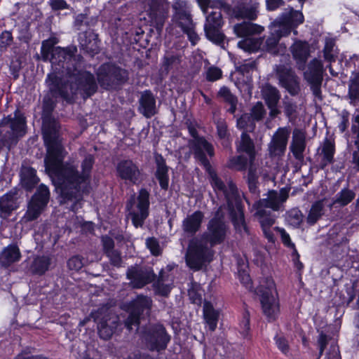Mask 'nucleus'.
Returning <instances> with one entry per match:
<instances>
[{"label": "nucleus", "mask_w": 359, "mask_h": 359, "mask_svg": "<svg viewBox=\"0 0 359 359\" xmlns=\"http://www.w3.org/2000/svg\"><path fill=\"white\" fill-rule=\"evenodd\" d=\"M262 93L266 103L270 109V116L272 117L276 116L280 113L277 107L280 98L278 90L276 88L267 85L264 87Z\"/></svg>", "instance_id": "obj_25"}, {"label": "nucleus", "mask_w": 359, "mask_h": 359, "mask_svg": "<svg viewBox=\"0 0 359 359\" xmlns=\"http://www.w3.org/2000/svg\"><path fill=\"white\" fill-rule=\"evenodd\" d=\"M304 21V16L302 13L299 11H292L290 13L288 19L286 22H278L280 25H287L290 27V30L292 27L297 26L298 25L302 23Z\"/></svg>", "instance_id": "obj_50"}, {"label": "nucleus", "mask_w": 359, "mask_h": 359, "mask_svg": "<svg viewBox=\"0 0 359 359\" xmlns=\"http://www.w3.org/2000/svg\"><path fill=\"white\" fill-rule=\"evenodd\" d=\"M264 31V27L249 22H243L234 25L233 32L238 37L249 38Z\"/></svg>", "instance_id": "obj_31"}, {"label": "nucleus", "mask_w": 359, "mask_h": 359, "mask_svg": "<svg viewBox=\"0 0 359 359\" xmlns=\"http://www.w3.org/2000/svg\"><path fill=\"white\" fill-rule=\"evenodd\" d=\"M323 65L320 60L313 59L309 64L308 69L304 72L305 79L310 83L313 95L321 98L320 86L323 81Z\"/></svg>", "instance_id": "obj_14"}, {"label": "nucleus", "mask_w": 359, "mask_h": 359, "mask_svg": "<svg viewBox=\"0 0 359 359\" xmlns=\"http://www.w3.org/2000/svg\"><path fill=\"white\" fill-rule=\"evenodd\" d=\"M290 148L296 159L302 160L304 158L303 153L306 148V135L304 132L297 128L293 130L292 140Z\"/></svg>", "instance_id": "obj_26"}, {"label": "nucleus", "mask_w": 359, "mask_h": 359, "mask_svg": "<svg viewBox=\"0 0 359 359\" xmlns=\"http://www.w3.org/2000/svg\"><path fill=\"white\" fill-rule=\"evenodd\" d=\"M49 195L48 187L43 184L40 185L28 203L27 210L22 220L27 222L36 219L46 206Z\"/></svg>", "instance_id": "obj_11"}, {"label": "nucleus", "mask_w": 359, "mask_h": 359, "mask_svg": "<svg viewBox=\"0 0 359 359\" xmlns=\"http://www.w3.org/2000/svg\"><path fill=\"white\" fill-rule=\"evenodd\" d=\"M49 4L53 10H63L68 8L65 0H50Z\"/></svg>", "instance_id": "obj_63"}, {"label": "nucleus", "mask_w": 359, "mask_h": 359, "mask_svg": "<svg viewBox=\"0 0 359 359\" xmlns=\"http://www.w3.org/2000/svg\"><path fill=\"white\" fill-rule=\"evenodd\" d=\"M324 205L323 201L314 203L309 211L307 217V222L311 224L316 223L319 218L323 215Z\"/></svg>", "instance_id": "obj_43"}, {"label": "nucleus", "mask_w": 359, "mask_h": 359, "mask_svg": "<svg viewBox=\"0 0 359 359\" xmlns=\"http://www.w3.org/2000/svg\"><path fill=\"white\" fill-rule=\"evenodd\" d=\"M56 43L55 39H49L43 41L41 48L42 60L51 63L52 72L46 83L53 96L68 100L79 91L90 96L96 91V81L92 74L81 69L80 57L75 55L76 48L55 47Z\"/></svg>", "instance_id": "obj_2"}, {"label": "nucleus", "mask_w": 359, "mask_h": 359, "mask_svg": "<svg viewBox=\"0 0 359 359\" xmlns=\"http://www.w3.org/2000/svg\"><path fill=\"white\" fill-rule=\"evenodd\" d=\"M172 8L174 11L172 21L187 34L191 43L195 45L198 36L194 29L191 4L187 0H174Z\"/></svg>", "instance_id": "obj_7"}, {"label": "nucleus", "mask_w": 359, "mask_h": 359, "mask_svg": "<svg viewBox=\"0 0 359 359\" xmlns=\"http://www.w3.org/2000/svg\"><path fill=\"white\" fill-rule=\"evenodd\" d=\"M140 111L147 118L156 113V100L150 91H144L140 99Z\"/></svg>", "instance_id": "obj_32"}, {"label": "nucleus", "mask_w": 359, "mask_h": 359, "mask_svg": "<svg viewBox=\"0 0 359 359\" xmlns=\"http://www.w3.org/2000/svg\"><path fill=\"white\" fill-rule=\"evenodd\" d=\"M222 25V17L219 9H216L208 13L204 25L208 39L214 42L221 41L222 40V34L220 32Z\"/></svg>", "instance_id": "obj_15"}, {"label": "nucleus", "mask_w": 359, "mask_h": 359, "mask_svg": "<svg viewBox=\"0 0 359 359\" xmlns=\"http://www.w3.org/2000/svg\"><path fill=\"white\" fill-rule=\"evenodd\" d=\"M13 41L12 34L8 31H5L0 35V47L4 48L10 45Z\"/></svg>", "instance_id": "obj_61"}, {"label": "nucleus", "mask_w": 359, "mask_h": 359, "mask_svg": "<svg viewBox=\"0 0 359 359\" xmlns=\"http://www.w3.org/2000/svg\"><path fill=\"white\" fill-rule=\"evenodd\" d=\"M20 258L21 252L19 248L15 244L8 245L0 253V265L8 267L19 262Z\"/></svg>", "instance_id": "obj_28"}, {"label": "nucleus", "mask_w": 359, "mask_h": 359, "mask_svg": "<svg viewBox=\"0 0 359 359\" xmlns=\"http://www.w3.org/2000/svg\"><path fill=\"white\" fill-rule=\"evenodd\" d=\"M113 265L118 266L121 264V259L120 254L116 250H111L107 252Z\"/></svg>", "instance_id": "obj_62"}, {"label": "nucleus", "mask_w": 359, "mask_h": 359, "mask_svg": "<svg viewBox=\"0 0 359 359\" xmlns=\"http://www.w3.org/2000/svg\"><path fill=\"white\" fill-rule=\"evenodd\" d=\"M20 175L22 184L27 189H32L38 182L36 170L32 168L23 167Z\"/></svg>", "instance_id": "obj_40"}, {"label": "nucleus", "mask_w": 359, "mask_h": 359, "mask_svg": "<svg viewBox=\"0 0 359 359\" xmlns=\"http://www.w3.org/2000/svg\"><path fill=\"white\" fill-rule=\"evenodd\" d=\"M50 265V259L46 256H37L34 259L30 269L32 273L42 275L48 269Z\"/></svg>", "instance_id": "obj_41"}, {"label": "nucleus", "mask_w": 359, "mask_h": 359, "mask_svg": "<svg viewBox=\"0 0 359 359\" xmlns=\"http://www.w3.org/2000/svg\"><path fill=\"white\" fill-rule=\"evenodd\" d=\"M59 126L55 121H44L43 123V136L47 148L45 158L46 168L55 181L60 189L61 202H72L71 210L76 211L81 208V199L83 193L87 191L94 158L92 154H80L83 156L81 162V172L77 170L74 160L69 159L62 163L65 153L61 144L59 135Z\"/></svg>", "instance_id": "obj_1"}, {"label": "nucleus", "mask_w": 359, "mask_h": 359, "mask_svg": "<svg viewBox=\"0 0 359 359\" xmlns=\"http://www.w3.org/2000/svg\"><path fill=\"white\" fill-rule=\"evenodd\" d=\"M238 152H244L248 158L257 155L253 141L246 133H243L241 140L237 145Z\"/></svg>", "instance_id": "obj_38"}, {"label": "nucleus", "mask_w": 359, "mask_h": 359, "mask_svg": "<svg viewBox=\"0 0 359 359\" xmlns=\"http://www.w3.org/2000/svg\"><path fill=\"white\" fill-rule=\"evenodd\" d=\"M149 193L144 189L139 191L137 198H132L127 204L128 215L133 225L141 227L149 215Z\"/></svg>", "instance_id": "obj_9"}, {"label": "nucleus", "mask_w": 359, "mask_h": 359, "mask_svg": "<svg viewBox=\"0 0 359 359\" xmlns=\"http://www.w3.org/2000/svg\"><path fill=\"white\" fill-rule=\"evenodd\" d=\"M248 159L243 156L231 157L227 163L228 168L236 170L242 171L246 169Z\"/></svg>", "instance_id": "obj_46"}, {"label": "nucleus", "mask_w": 359, "mask_h": 359, "mask_svg": "<svg viewBox=\"0 0 359 359\" xmlns=\"http://www.w3.org/2000/svg\"><path fill=\"white\" fill-rule=\"evenodd\" d=\"M170 269H162L156 281L154 283L155 292L161 296H168L173 287V276Z\"/></svg>", "instance_id": "obj_22"}, {"label": "nucleus", "mask_w": 359, "mask_h": 359, "mask_svg": "<svg viewBox=\"0 0 359 359\" xmlns=\"http://www.w3.org/2000/svg\"><path fill=\"white\" fill-rule=\"evenodd\" d=\"M262 165V161L258 154L248 158L247 181L252 192H255L256 190L259 176H263L264 178L268 177L267 171L263 168Z\"/></svg>", "instance_id": "obj_18"}, {"label": "nucleus", "mask_w": 359, "mask_h": 359, "mask_svg": "<svg viewBox=\"0 0 359 359\" xmlns=\"http://www.w3.org/2000/svg\"><path fill=\"white\" fill-rule=\"evenodd\" d=\"M224 213L221 206L210 220L207 231L199 236L193 237L189 242L185 254L187 265L194 271L201 269L212 261L215 245L222 243L226 236L228 228L223 222Z\"/></svg>", "instance_id": "obj_4"}, {"label": "nucleus", "mask_w": 359, "mask_h": 359, "mask_svg": "<svg viewBox=\"0 0 359 359\" xmlns=\"http://www.w3.org/2000/svg\"><path fill=\"white\" fill-rule=\"evenodd\" d=\"M334 41L332 39H327L323 49L324 57L327 61L332 62L335 60Z\"/></svg>", "instance_id": "obj_51"}, {"label": "nucleus", "mask_w": 359, "mask_h": 359, "mask_svg": "<svg viewBox=\"0 0 359 359\" xmlns=\"http://www.w3.org/2000/svg\"><path fill=\"white\" fill-rule=\"evenodd\" d=\"M203 315L209 329L214 331L217 327L219 312L214 309L211 303L205 302L203 305Z\"/></svg>", "instance_id": "obj_37"}, {"label": "nucleus", "mask_w": 359, "mask_h": 359, "mask_svg": "<svg viewBox=\"0 0 359 359\" xmlns=\"http://www.w3.org/2000/svg\"><path fill=\"white\" fill-rule=\"evenodd\" d=\"M262 43V39L257 37L245 38L238 43V47L245 52L254 53L257 51Z\"/></svg>", "instance_id": "obj_39"}, {"label": "nucleus", "mask_w": 359, "mask_h": 359, "mask_svg": "<svg viewBox=\"0 0 359 359\" xmlns=\"http://www.w3.org/2000/svg\"><path fill=\"white\" fill-rule=\"evenodd\" d=\"M79 43L82 48L93 55L99 51V41L97 35L93 32H84L79 35Z\"/></svg>", "instance_id": "obj_33"}, {"label": "nucleus", "mask_w": 359, "mask_h": 359, "mask_svg": "<svg viewBox=\"0 0 359 359\" xmlns=\"http://www.w3.org/2000/svg\"><path fill=\"white\" fill-rule=\"evenodd\" d=\"M127 73L125 70L109 64L102 65L97 72V80L101 86L109 89L119 82L125 81Z\"/></svg>", "instance_id": "obj_12"}, {"label": "nucleus", "mask_w": 359, "mask_h": 359, "mask_svg": "<svg viewBox=\"0 0 359 359\" xmlns=\"http://www.w3.org/2000/svg\"><path fill=\"white\" fill-rule=\"evenodd\" d=\"M355 198V193L348 189L341 190L337 195L334 203L339 204L341 206L348 205Z\"/></svg>", "instance_id": "obj_47"}, {"label": "nucleus", "mask_w": 359, "mask_h": 359, "mask_svg": "<svg viewBox=\"0 0 359 359\" xmlns=\"http://www.w3.org/2000/svg\"><path fill=\"white\" fill-rule=\"evenodd\" d=\"M318 344L320 355H324L323 359H341L339 346L337 342L329 336L320 332Z\"/></svg>", "instance_id": "obj_19"}, {"label": "nucleus", "mask_w": 359, "mask_h": 359, "mask_svg": "<svg viewBox=\"0 0 359 359\" xmlns=\"http://www.w3.org/2000/svg\"><path fill=\"white\" fill-rule=\"evenodd\" d=\"M147 247L151 253L155 256L160 255L161 248L158 241L154 238H149L146 240Z\"/></svg>", "instance_id": "obj_55"}, {"label": "nucleus", "mask_w": 359, "mask_h": 359, "mask_svg": "<svg viewBox=\"0 0 359 359\" xmlns=\"http://www.w3.org/2000/svg\"><path fill=\"white\" fill-rule=\"evenodd\" d=\"M280 83L291 95L298 93L299 88L297 76L291 70L282 72L279 76Z\"/></svg>", "instance_id": "obj_35"}, {"label": "nucleus", "mask_w": 359, "mask_h": 359, "mask_svg": "<svg viewBox=\"0 0 359 359\" xmlns=\"http://www.w3.org/2000/svg\"><path fill=\"white\" fill-rule=\"evenodd\" d=\"M259 3L256 0H250L249 3L241 5L234 9V15L236 18H247L251 20L257 17Z\"/></svg>", "instance_id": "obj_30"}, {"label": "nucleus", "mask_w": 359, "mask_h": 359, "mask_svg": "<svg viewBox=\"0 0 359 359\" xmlns=\"http://www.w3.org/2000/svg\"><path fill=\"white\" fill-rule=\"evenodd\" d=\"M288 196L289 191L285 188L279 191H269L266 198L259 200L253 205L256 209L255 215L259 218L263 233L269 241H273V230L276 229L271 228L275 222V217L271 215V210H267L266 208L273 211L279 210Z\"/></svg>", "instance_id": "obj_5"}, {"label": "nucleus", "mask_w": 359, "mask_h": 359, "mask_svg": "<svg viewBox=\"0 0 359 359\" xmlns=\"http://www.w3.org/2000/svg\"><path fill=\"white\" fill-rule=\"evenodd\" d=\"M143 339L150 349L158 351L165 349L170 341L165 328L161 325L150 326L144 333Z\"/></svg>", "instance_id": "obj_13"}, {"label": "nucleus", "mask_w": 359, "mask_h": 359, "mask_svg": "<svg viewBox=\"0 0 359 359\" xmlns=\"http://www.w3.org/2000/svg\"><path fill=\"white\" fill-rule=\"evenodd\" d=\"M237 126L240 129H243V133L251 132L255 128V124L252 117L249 114H243L237 121Z\"/></svg>", "instance_id": "obj_49"}, {"label": "nucleus", "mask_w": 359, "mask_h": 359, "mask_svg": "<svg viewBox=\"0 0 359 359\" xmlns=\"http://www.w3.org/2000/svg\"><path fill=\"white\" fill-rule=\"evenodd\" d=\"M98 333L101 338L107 340L111 338L118 325L116 316L109 314L97 323Z\"/></svg>", "instance_id": "obj_23"}, {"label": "nucleus", "mask_w": 359, "mask_h": 359, "mask_svg": "<svg viewBox=\"0 0 359 359\" xmlns=\"http://www.w3.org/2000/svg\"><path fill=\"white\" fill-rule=\"evenodd\" d=\"M222 70L216 67H209L205 72L206 79L209 81H215L222 78Z\"/></svg>", "instance_id": "obj_54"}, {"label": "nucleus", "mask_w": 359, "mask_h": 359, "mask_svg": "<svg viewBox=\"0 0 359 359\" xmlns=\"http://www.w3.org/2000/svg\"><path fill=\"white\" fill-rule=\"evenodd\" d=\"M189 296L193 303L200 304L202 300L203 291L201 288V285L197 283L192 284L191 287L189 290Z\"/></svg>", "instance_id": "obj_52"}, {"label": "nucleus", "mask_w": 359, "mask_h": 359, "mask_svg": "<svg viewBox=\"0 0 359 359\" xmlns=\"http://www.w3.org/2000/svg\"><path fill=\"white\" fill-rule=\"evenodd\" d=\"M290 134V130L287 127L279 128L274 133L268 145L271 156H281L285 154Z\"/></svg>", "instance_id": "obj_17"}, {"label": "nucleus", "mask_w": 359, "mask_h": 359, "mask_svg": "<svg viewBox=\"0 0 359 359\" xmlns=\"http://www.w3.org/2000/svg\"><path fill=\"white\" fill-rule=\"evenodd\" d=\"M265 113L264 105L261 102H257L252 109L251 117L254 120H261Z\"/></svg>", "instance_id": "obj_58"}, {"label": "nucleus", "mask_w": 359, "mask_h": 359, "mask_svg": "<svg viewBox=\"0 0 359 359\" xmlns=\"http://www.w3.org/2000/svg\"><path fill=\"white\" fill-rule=\"evenodd\" d=\"M168 4L165 0H155L150 6L149 15L158 29L162 28L168 17Z\"/></svg>", "instance_id": "obj_21"}, {"label": "nucleus", "mask_w": 359, "mask_h": 359, "mask_svg": "<svg viewBox=\"0 0 359 359\" xmlns=\"http://www.w3.org/2000/svg\"><path fill=\"white\" fill-rule=\"evenodd\" d=\"M203 219L204 215L201 211H196L187 215L182 221L183 231L187 234L194 235L200 230Z\"/></svg>", "instance_id": "obj_24"}, {"label": "nucleus", "mask_w": 359, "mask_h": 359, "mask_svg": "<svg viewBox=\"0 0 359 359\" xmlns=\"http://www.w3.org/2000/svg\"><path fill=\"white\" fill-rule=\"evenodd\" d=\"M240 327L242 334L244 337L247 336L250 330V315L248 312L246 311L243 313V318L240 323Z\"/></svg>", "instance_id": "obj_59"}, {"label": "nucleus", "mask_w": 359, "mask_h": 359, "mask_svg": "<svg viewBox=\"0 0 359 359\" xmlns=\"http://www.w3.org/2000/svg\"><path fill=\"white\" fill-rule=\"evenodd\" d=\"M303 215L301 211L297 208H293L288 211L286 214L287 222L294 226L297 227L302 222Z\"/></svg>", "instance_id": "obj_48"}, {"label": "nucleus", "mask_w": 359, "mask_h": 359, "mask_svg": "<svg viewBox=\"0 0 359 359\" xmlns=\"http://www.w3.org/2000/svg\"><path fill=\"white\" fill-rule=\"evenodd\" d=\"M349 94L351 98L359 97V72L354 74L349 85Z\"/></svg>", "instance_id": "obj_53"}, {"label": "nucleus", "mask_w": 359, "mask_h": 359, "mask_svg": "<svg viewBox=\"0 0 359 359\" xmlns=\"http://www.w3.org/2000/svg\"><path fill=\"white\" fill-rule=\"evenodd\" d=\"M18 208L15 194L8 193L0 198V216L6 218L11 212Z\"/></svg>", "instance_id": "obj_34"}, {"label": "nucleus", "mask_w": 359, "mask_h": 359, "mask_svg": "<svg viewBox=\"0 0 359 359\" xmlns=\"http://www.w3.org/2000/svg\"><path fill=\"white\" fill-rule=\"evenodd\" d=\"M67 265L69 269L79 271L83 265V260L79 256H74L70 258L67 262Z\"/></svg>", "instance_id": "obj_57"}, {"label": "nucleus", "mask_w": 359, "mask_h": 359, "mask_svg": "<svg viewBox=\"0 0 359 359\" xmlns=\"http://www.w3.org/2000/svg\"><path fill=\"white\" fill-rule=\"evenodd\" d=\"M322 153L323 154V166L332 163L334 154V144L327 139L325 140L323 146Z\"/></svg>", "instance_id": "obj_44"}, {"label": "nucleus", "mask_w": 359, "mask_h": 359, "mask_svg": "<svg viewBox=\"0 0 359 359\" xmlns=\"http://www.w3.org/2000/svg\"><path fill=\"white\" fill-rule=\"evenodd\" d=\"M217 134L218 136L223 140V144L225 147L229 145V142L227 140V127L225 123L219 122L217 123Z\"/></svg>", "instance_id": "obj_56"}, {"label": "nucleus", "mask_w": 359, "mask_h": 359, "mask_svg": "<svg viewBox=\"0 0 359 359\" xmlns=\"http://www.w3.org/2000/svg\"><path fill=\"white\" fill-rule=\"evenodd\" d=\"M118 175L126 183L135 184L137 183L140 171L138 167L130 160L121 161L116 168Z\"/></svg>", "instance_id": "obj_20"}, {"label": "nucleus", "mask_w": 359, "mask_h": 359, "mask_svg": "<svg viewBox=\"0 0 359 359\" xmlns=\"http://www.w3.org/2000/svg\"><path fill=\"white\" fill-rule=\"evenodd\" d=\"M218 96L230 104L229 111L231 114H233L236 111L237 106L238 100L236 97L233 95L230 90L226 86H223L219 89L218 92Z\"/></svg>", "instance_id": "obj_42"}, {"label": "nucleus", "mask_w": 359, "mask_h": 359, "mask_svg": "<svg viewBox=\"0 0 359 359\" xmlns=\"http://www.w3.org/2000/svg\"><path fill=\"white\" fill-rule=\"evenodd\" d=\"M102 241L103 244L104 249L106 250V252H108L109 251L114 250V241L111 238L105 236H102Z\"/></svg>", "instance_id": "obj_64"}, {"label": "nucleus", "mask_w": 359, "mask_h": 359, "mask_svg": "<svg viewBox=\"0 0 359 359\" xmlns=\"http://www.w3.org/2000/svg\"><path fill=\"white\" fill-rule=\"evenodd\" d=\"M276 344L278 349L285 355H287L289 352V346L287 341L284 337H276Z\"/></svg>", "instance_id": "obj_60"}, {"label": "nucleus", "mask_w": 359, "mask_h": 359, "mask_svg": "<svg viewBox=\"0 0 359 359\" xmlns=\"http://www.w3.org/2000/svg\"><path fill=\"white\" fill-rule=\"evenodd\" d=\"M157 164V169L156 176L159 182L160 186L163 189H167L168 187V168L165 164V161L161 156L156 158Z\"/></svg>", "instance_id": "obj_36"}, {"label": "nucleus", "mask_w": 359, "mask_h": 359, "mask_svg": "<svg viewBox=\"0 0 359 359\" xmlns=\"http://www.w3.org/2000/svg\"><path fill=\"white\" fill-rule=\"evenodd\" d=\"M194 139L189 142V146L194 152L195 158L201 161V164L208 170L210 183L214 190L218 195H223L226 200L229 214L232 222L237 231L240 233H248V229L244 219V215L239 197L237 195V189L232 182H229L226 185L217 177L215 171L210 169L208 160L205 157L208 154L210 156H213L214 150L212 146L204 138L196 136V131L190 130Z\"/></svg>", "instance_id": "obj_3"}, {"label": "nucleus", "mask_w": 359, "mask_h": 359, "mask_svg": "<svg viewBox=\"0 0 359 359\" xmlns=\"http://www.w3.org/2000/svg\"><path fill=\"white\" fill-rule=\"evenodd\" d=\"M155 273L150 268L132 266L128 269L127 278L134 288H142L147 284L152 282L155 278Z\"/></svg>", "instance_id": "obj_16"}, {"label": "nucleus", "mask_w": 359, "mask_h": 359, "mask_svg": "<svg viewBox=\"0 0 359 359\" xmlns=\"http://www.w3.org/2000/svg\"><path fill=\"white\" fill-rule=\"evenodd\" d=\"M291 52L299 68L303 69L310 54L309 43L301 41H297L292 46Z\"/></svg>", "instance_id": "obj_27"}, {"label": "nucleus", "mask_w": 359, "mask_h": 359, "mask_svg": "<svg viewBox=\"0 0 359 359\" xmlns=\"http://www.w3.org/2000/svg\"><path fill=\"white\" fill-rule=\"evenodd\" d=\"M26 133V120L23 114L16 110L14 116H8L0 121V140L4 144L11 145Z\"/></svg>", "instance_id": "obj_6"}, {"label": "nucleus", "mask_w": 359, "mask_h": 359, "mask_svg": "<svg viewBox=\"0 0 359 359\" xmlns=\"http://www.w3.org/2000/svg\"><path fill=\"white\" fill-rule=\"evenodd\" d=\"M260 302L264 314L269 319L274 320L279 313L278 293L273 280L266 278L258 287Z\"/></svg>", "instance_id": "obj_8"}, {"label": "nucleus", "mask_w": 359, "mask_h": 359, "mask_svg": "<svg viewBox=\"0 0 359 359\" xmlns=\"http://www.w3.org/2000/svg\"><path fill=\"white\" fill-rule=\"evenodd\" d=\"M276 231L280 233L281 241L285 246L292 250V256L294 261H299V254L295 248V245L292 242L290 235L283 228L276 227Z\"/></svg>", "instance_id": "obj_45"}, {"label": "nucleus", "mask_w": 359, "mask_h": 359, "mask_svg": "<svg viewBox=\"0 0 359 359\" xmlns=\"http://www.w3.org/2000/svg\"><path fill=\"white\" fill-rule=\"evenodd\" d=\"M271 30V36L266 41V46L269 51H272L275 48L280 37L290 34V27L287 25L276 23L273 25Z\"/></svg>", "instance_id": "obj_29"}, {"label": "nucleus", "mask_w": 359, "mask_h": 359, "mask_svg": "<svg viewBox=\"0 0 359 359\" xmlns=\"http://www.w3.org/2000/svg\"><path fill=\"white\" fill-rule=\"evenodd\" d=\"M151 298L139 295L130 302L123 305V309L129 313L125 322V325L128 330H132L134 327H138L140 315L145 311H149L151 309Z\"/></svg>", "instance_id": "obj_10"}]
</instances>
